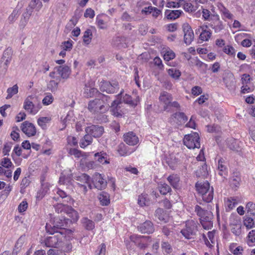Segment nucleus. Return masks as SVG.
<instances>
[{
    "mask_svg": "<svg viewBox=\"0 0 255 255\" xmlns=\"http://www.w3.org/2000/svg\"><path fill=\"white\" fill-rule=\"evenodd\" d=\"M72 224V220L64 217H57L47 223L45 229L47 233L53 235L55 233L64 232L65 235L72 233L71 230L66 229Z\"/></svg>",
    "mask_w": 255,
    "mask_h": 255,
    "instance_id": "1",
    "label": "nucleus"
},
{
    "mask_svg": "<svg viewBox=\"0 0 255 255\" xmlns=\"http://www.w3.org/2000/svg\"><path fill=\"white\" fill-rule=\"evenodd\" d=\"M110 101V96L105 94H100L98 98L89 102L87 108L89 111L93 114L106 113L110 108L109 103Z\"/></svg>",
    "mask_w": 255,
    "mask_h": 255,
    "instance_id": "2",
    "label": "nucleus"
},
{
    "mask_svg": "<svg viewBox=\"0 0 255 255\" xmlns=\"http://www.w3.org/2000/svg\"><path fill=\"white\" fill-rule=\"evenodd\" d=\"M194 212L199 217L200 223L204 229L209 230L213 227V215L212 213L199 205H196L194 207Z\"/></svg>",
    "mask_w": 255,
    "mask_h": 255,
    "instance_id": "3",
    "label": "nucleus"
},
{
    "mask_svg": "<svg viewBox=\"0 0 255 255\" xmlns=\"http://www.w3.org/2000/svg\"><path fill=\"white\" fill-rule=\"evenodd\" d=\"M196 188L201 196L202 200L209 203L212 201L214 197V189L212 187H210L208 182H197L196 183Z\"/></svg>",
    "mask_w": 255,
    "mask_h": 255,
    "instance_id": "4",
    "label": "nucleus"
},
{
    "mask_svg": "<svg viewBox=\"0 0 255 255\" xmlns=\"http://www.w3.org/2000/svg\"><path fill=\"white\" fill-rule=\"evenodd\" d=\"M56 234L48 237L44 240L45 245L47 247L58 248L62 246L63 241L66 236L64 232L55 233Z\"/></svg>",
    "mask_w": 255,
    "mask_h": 255,
    "instance_id": "5",
    "label": "nucleus"
},
{
    "mask_svg": "<svg viewBox=\"0 0 255 255\" xmlns=\"http://www.w3.org/2000/svg\"><path fill=\"white\" fill-rule=\"evenodd\" d=\"M200 137L196 132L186 135L183 139V143L189 149L199 148L200 147Z\"/></svg>",
    "mask_w": 255,
    "mask_h": 255,
    "instance_id": "6",
    "label": "nucleus"
},
{
    "mask_svg": "<svg viewBox=\"0 0 255 255\" xmlns=\"http://www.w3.org/2000/svg\"><path fill=\"white\" fill-rule=\"evenodd\" d=\"M42 3L40 0H32L26 9V11L24 12L22 16L25 22H27L31 16L33 9H35L36 11H38L42 7Z\"/></svg>",
    "mask_w": 255,
    "mask_h": 255,
    "instance_id": "7",
    "label": "nucleus"
},
{
    "mask_svg": "<svg viewBox=\"0 0 255 255\" xmlns=\"http://www.w3.org/2000/svg\"><path fill=\"white\" fill-rule=\"evenodd\" d=\"M197 224L193 220L189 221L186 222L185 228L182 229L181 233L185 238L191 239L192 236L195 235L197 230Z\"/></svg>",
    "mask_w": 255,
    "mask_h": 255,
    "instance_id": "8",
    "label": "nucleus"
},
{
    "mask_svg": "<svg viewBox=\"0 0 255 255\" xmlns=\"http://www.w3.org/2000/svg\"><path fill=\"white\" fill-rule=\"evenodd\" d=\"M149 236L132 235L129 237L130 241L136 245L140 249H144L147 247V241Z\"/></svg>",
    "mask_w": 255,
    "mask_h": 255,
    "instance_id": "9",
    "label": "nucleus"
},
{
    "mask_svg": "<svg viewBox=\"0 0 255 255\" xmlns=\"http://www.w3.org/2000/svg\"><path fill=\"white\" fill-rule=\"evenodd\" d=\"M36 99V97L30 96L28 97L24 101L23 108L31 114L35 115L38 111L34 103Z\"/></svg>",
    "mask_w": 255,
    "mask_h": 255,
    "instance_id": "10",
    "label": "nucleus"
},
{
    "mask_svg": "<svg viewBox=\"0 0 255 255\" xmlns=\"http://www.w3.org/2000/svg\"><path fill=\"white\" fill-rule=\"evenodd\" d=\"M92 182L94 187L98 190H103L107 185V182L104 178V176L99 173L94 174L92 179Z\"/></svg>",
    "mask_w": 255,
    "mask_h": 255,
    "instance_id": "11",
    "label": "nucleus"
},
{
    "mask_svg": "<svg viewBox=\"0 0 255 255\" xmlns=\"http://www.w3.org/2000/svg\"><path fill=\"white\" fill-rule=\"evenodd\" d=\"M182 29L184 32V41L187 45L191 44L194 38V34L191 26L188 23H185L182 25Z\"/></svg>",
    "mask_w": 255,
    "mask_h": 255,
    "instance_id": "12",
    "label": "nucleus"
},
{
    "mask_svg": "<svg viewBox=\"0 0 255 255\" xmlns=\"http://www.w3.org/2000/svg\"><path fill=\"white\" fill-rule=\"evenodd\" d=\"M85 132L90 134L93 137L97 138L101 137L103 135L104 128L103 126L92 125L85 128Z\"/></svg>",
    "mask_w": 255,
    "mask_h": 255,
    "instance_id": "13",
    "label": "nucleus"
},
{
    "mask_svg": "<svg viewBox=\"0 0 255 255\" xmlns=\"http://www.w3.org/2000/svg\"><path fill=\"white\" fill-rule=\"evenodd\" d=\"M118 84L115 82L111 84L110 82L104 81L101 83L100 89L102 92H106L109 94H113L117 92L119 89Z\"/></svg>",
    "mask_w": 255,
    "mask_h": 255,
    "instance_id": "14",
    "label": "nucleus"
},
{
    "mask_svg": "<svg viewBox=\"0 0 255 255\" xmlns=\"http://www.w3.org/2000/svg\"><path fill=\"white\" fill-rule=\"evenodd\" d=\"M21 128L22 131L28 136H34L36 132L34 125L28 121H25L22 124Z\"/></svg>",
    "mask_w": 255,
    "mask_h": 255,
    "instance_id": "15",
    "label": "nucleus"
},
{
    "mask_svg": "<svg viewBox=\"0 0 255 255\" xmlns=\"http://www.w3.org/2000/svg\"><path fill=\"white\" fill-rule=\"evenodd\" d=\"M138 231L143 234H151L154 231L153 224L150 221H146L138 226Z\"/></svg>",
    "mask_w": 255,
    "mask_h": 255,
    "instance_id": "16",
    "label": "nucleus"
},
{
    "mask_svg": "<svg viewBox=\"0 0 255 255\" xmlns=\"http://www.w3.org/2000/svg\"><path fill=\"white\" fill-rule=\"evenodd\" d=\"M223 82L226 85V88L230 91H233L236 88V81L234 75L229 73H228L224 78Z\"/></svg>",
    "mask_w": 255,
    "mask_h": 255,
    "instance_id": "17",
    "label": "nucleus"
},
{
    "mask_svg": "<svg viewBox=\"0 0 255 255\" xmlns=\"http://www.w3.org/2000/svg\"><path fill=\"white\" fill-rule=\"evenodd\" d=\"M124 140L129 145H134L139 141L138 137L132 131L128 132L124 135Z\"/></svg>",
    "mask_w": 255,
    "mask_h": 255,
    "instance_id": "18",
    "label": "nucleus"
},
{
    "mask_svg": "<svg viewBox=\"0 0 255 255\" xmlns=\"http://www.w3.org/2000/svg\"><path fill=\"white\" fill-rule=\"evenodd\" d=\"M159 100L164 104V110L168 112L169 105L172 100L171 95L167 92L164 91L160 94Z\"/></svg>",
    "mask_w": 255,
    "mask_h": 255,
    "instance_id": "19",
    "label": "nucleus"
},
{
    "mask_svg": "<svg viewBox=\"0 0 255 255\" xmlns=\"http://www.w3.org/2000/svg\"><path fill=\"white\" fill-rule=\"evenodd\" d=\"M211 19L214 20L215 22L213 24H209V26L213 29L216 33L219 32L224 29L222 22L220 20L219 16L218 14L212 15Z\"/></svg>",
    "mask_w": 255,
    "mask_h": 255,
    "instance_id": "20",
    "label": "nucleus"
},
{
    "mask_svg": "<svg viewBox=\"0 0 255 255\" xmlns=\"http://www.w3.org/2000/svg\"><path fill=\"white\" fill-rule=\"evenodd\" d=\"M122 102L121 100H115L111 104L112 111L113 115L117 117L122 116L123 113L120 110Z\"/></svg>",
    "mask_w": 255,
    "mask_h": 255,
    "instance_id": "21",
    "label": "nucleus"
},
{
    "mask_svg": "<svg viewBox=\"0 0 255 255\" xmlns=\"http://www.w3.org/2000/svg\"><path fill=\"white\" fill-rule=\"evenodd\" d=\"M171 119L178 125L184 124L188 120L187 117L183 112H177L173 114Z\"/></svg>",
    "mask_w": 255,
    "mask_h": 255,
    "instance_id": "22",
    "label": "nucleus"
},
{
    "mask_svg": "<svg viewBox=\"0 0 255 255\" xmlns=\"http://www.w3.org/2000/svg\"><path fill=\"white\" fill-rule=\"evenodd\" d=\"M54 69L57 70L62 79H67L71 74L70 67L66 65L57 66Z\"/></svg>",
    "mask_w": 255,
    "mask_h": 255,
    "instance_id": "23",
    "label": "nucleus"
},
{
    "mask_svg": "<svg viewBox=\"0 0 255 255\" xmlns=\"http://www.w3.org/2000/svg\"><path fill=\"white\" fill-rule=\"evenodd\" d=\"M182 13L183 11L181 10L167 9L165 11V16L167 19L173 20L179 17Z\"/></svg>",
    "mask_w": 255,
    "mask_h": 255,
    "instance_id": "24",
    "label": "nucleus"
},
{
    "mask_svg": "<svg viewBox=\"0 0 255 255\" xmlns=\"http://www.w3.org/2000/svg\"><path fill=\"white\" fill-rule=\"evenodd\" d=\"M155 217L157 218L159 221L164 223H167L169 220V217L166 214L163 209L158 208H157L154 213Z\"/></svg>",
    "mask_w": 255,
    "mask_h": 255,
    "instance_id": "25",
    "label": "nucleus"
},
{
    "mask_svg": "<svg viewBox=\"0 0 255 255\" xmlns=\"http://www.w3.org/2000/svg\"><path fill=\"white\" fill-rule=\"evenodd\" d=\"M241 181V175L239 172H235L233 173L232 177L230 178L231 186L233 188H236L240 185Z\"/></svg>",
    "mask_w": 255,
    "mask_h": 255,
    "instance_id": "26",
    "label": "nucleus"
},
{
    "mask_svg": "<svg viewBox=\"0 0 255 255\" xmlns=\"http://www.w3.org/2000/svg\"><path fill=\"white\" fill-rule=\"evenodd\" d=\"M100 94H103L100 93L96 88H86L85 89L84 92V96L87 98L93 97L98 98V96H100Z\"/></svg>",
    "mask_w": 255,
    "mask_h": 255,
    "instance_id": "27",
    "label": "nucleus"
},
{
    "mask_svg": "<svg viewBox=\"0 0 255 255\" xmlns=\"http://www.w3.org/2000/svg\"><path fill=\"white\" fill-rule=\"evenodd\" d=\"M95 159L98 161L99 162L102 164H108L109 163V161L108 159V155L107 154L104 152L101 151L100 152H97L95 154Z\"/></svg>",
    "mask_w": 255,
    "mask_h": 255,
    "instance_id": "28",
    "label": "nucleus"
},
{
    "mask_svg": "<svg viewBox=\"0 0 255 255\" xmlns=\"http://www.w3.org/2000/svg\"><path fill=\"white\" fill-rule=\"evenodd\" d=\"M93 142V136L89 133H87L83 136L80 141V146L84 148Z\"/></svg>",
    "mask_w": 255,
    "mask_h": 255,
    "instance_id": "29",
    "label": "nucleus"
},
{
    "mask_svg": "<svg viewBox=\"0 0 255 255\" xmlns=\"http://www.w3.org/2000/svg\"><path fill=\"white\" fill-rule=\"evenodd\" d=\"M193 62H192V63L195 65V66L197 67L198 69L200 71L201 73H206L208 68L207 64L203 63L197 58L193 59Z\"/></svg>",
    "mask_w": 255,
    "mask_h": 255,
    "instance_id": "30",
    "label": "nucleus"
},
{
    "mask_svg": "<svg viewBox=\"0 0 255 255\" xmlns=\"http://www.w3.org/2000/svg\"><path fill=\"white\" fill-rule=\"evenodd\" d=\"M218 170L219 174L221 176L227 175L228 173V168L225 164V160L221 158L218 161Z\"/></svg>",
    "mask_w": 255,
    "mask_h": 255,
    "instance_id": "31",
    "label": "nucleus"
},
{
    "mask_svg": "<svg viewBox=\"0 0 255 255\" xmlns=\"http://www.w3.org/2000/svg\"><path fill=\"white\" fill-rule=\"evenodd\" d=\"M168 181L173 188H177L179 187L180 181L179 177L176 174L170 175L167 178Z\"/></svg>",
    "mask_w": 255,
    "mask_h": 255,
    "instance_id": "32",
    "label": "nucleus"
},
{
    "mask_svg": "<svg viewBox=\"0 0 255 255\" xmlns=\"http://www.w3.org/2000/svg\"><path fill=\"white\" fill-rule=\"evenodd\" d=\"M25 242V237L21 236L17 241L13 248L12 254V255H17L20 251L22 245Z\"/></svg>",
    "mask_w": 255,
    "mask_h": 255,
    "instance_id": "33",
    "label": "nucleus"
},
{
    "mask_svg": "<svg viewBox=\"0 0 255 255\" xmlns=\"http://www.w3.org/2000/svg\"><path fill=\"white\" fill-rule=\"evenodd\" d=\"M99 200L102 206H107L109 204L110 199L109 194L105 192H101L99 195Z\"/></svg>",
    "mask_w": 255,
    "mask_h": 255,
    "instance_id": "34",
    "label": "nucleus"
},
{
    "mask_svg": "<svg viewBox=\"0 0 255 255\" xmlns=\"http://www.w3.org/2000/svg\"><path fill=\"white\" fill-rule=\"evenodd\" d=\"M217 6L224 17L229 19H232L233 15L230 12L229 10L222 3H218Z\"/></svg>",
    "mask_w": 255,
    "mask_h": 255,
    "instance_id": "35",
    "label": "nucleus"
},
{
    "mask_svg": "<svg viewBox=\"0 0 255 255\" xmlns=\"http://www.w3.org/2000/svg\"><path fill=\"white\" fill-rule=\"evenodd\" d=\"M82 223L85 229L88 231H91L95 228V223L88 218H83L82 219Z\"/></svg>",
    "mask_w": 255,
    "mask_h": 255,
    "instance_id": "36",
    "label": "nucleus"
},
{
    "mask_svg": "<svg viewBox=\"0 0 255 255\" xmlns=\"http://www.w3.org/2000/svg\"><path fill=\"white\" fill-rule=\"evenodd\" d=\"M66 213L68 215L69 217L71 218L70 220H72V223L77 222L79 218L78 213L70 206L69 208H68Z\"/></svg>",
    "mask_w": 255,
    "mask_h": 255,
    "instance_id": "37",
    "label": "nucleus"
},
{
    "mask_svg": "<svg viewBox=\"0 0 255 255\" xmlns=\"http://www.w3.org/2000/svg\"><path fill=\"white\" fill-rule=\"evenodd\" d=\"M12 50L11 48H7L3 52L1 60L6 61V62H10L12 56Z\"/></svg>",
    "mask_w": 255,
    "mask_h": 255,
    "instance_id": "38",
    "label": "nucleus"
},
{
    "mask_svg": "<svg viewBox=\"0 0 255 255\" xmlns=\"http://www.w3.org/2000/svg\"><path fill=\"white\" fill-rule=\"evenodd\" d=\"M120 100H121L122 103H124L125 104L129 105L131 107H135L137 104V101L136 100H132L131 96L126 95L123 99H121Z\"/></svg>",
    "mask_w": 255,
    "mask_h": 255,
    "instance_id": "39",
    "label": "nucleus"
},
{
    "mask_svg": "<svg viewBox=\"0 0 255 255\" xmlns=\"http://www.w3.org/2000/svg\"><path fill=\"white\" fill-rule=\"evenodd\" d=\"M247 216H252L255 218V204L249 202L246 205Z\"/></svg>",
    "mask_w": 255,
    "mask_h": 255,
    "instance_id": "40",
    "label": "nucleus"
},
{
    "mask_svg": "<svg viewBox=\"0 0 255 255\" xmlns=\"http://www.w3.org/2000/svg\"><path fill=\"white\" fill-rule=\"evenodd\" d=\"M158 187L160 193L162 195H166L168 193H170L171 191L170 187L165 183L158 184Z\"/></svg>",
    "mask_w": 255,
    "mask_h": 255,
    "instance_id": "41",
    "label": "nucleus"
},
{
    "mask_svg": "<svg viewBox=\"0 0 255 255\" xmlns=\"http://www.w3.org/2000/svg\"><path fill=\"white\" fill-rule=\"evenodd\" d=\"M93 37L92 32L91 29H87L84 33L83 36V42L86 45L90 43Z\"/></svg>",
    "mask_w": 255,
    "mask_h": 255,
    "instance_id": "42",
    "label": "nucleus"
},
{
    "mask_svg": "<svg viewBox=\"0 0 255 255\" xmlns=\"http://www.w3.org/2000/svg\"><path fill=\"white\" fill-rule=\"evenodd\" d=\"M202 165H201V166L199 170H198L196 173V176L198 177H205L208 175V171H207V167L206 163H202Z\"/></svg>",
    "mask_w": 255,
    "mask_h": 255,
    "instance_id": "43",
    "label": "nucleus"
},
{
    "mask_svg": "<svg viewBox=\"0 0 255 255\" xmlns=\"http://www.w3.org/2000/svg\"><path fill=\"white\" fill-rule=\"evenodd\" d=\"M168 75L173 79L178 80L181 76L180 71L174 68L169 69L168 70Z\"/></svg>",
    "mask_w": 255,
    "mask_h": 255,
    "instance_id": "44",
    "label": "nucleus"
},
{
    "mask_svg": "<svg viewBox=\"0 0 255 255\" xmlns=\"http://www.w3.org/2000/svg\"><path fill=\"white\" fill-rule=\"evenodd\" d=\"M70 206L66 205L64 204V203H59L57 204L56 205L54 206L55 210L58 213L64 212H67L68 210V208H69Z\"/></svg>",
    "mask_w": 255,
    "mask_h": 255,
    "instance_id": "45",
    "label": "nucleus"
},
{
    "mask_svg": "<svg viewBox=\"0 0 255 255\" xmlns=\"http://www.w3.org/2000/svg\"><path fill=\"white\" fill-rule=\"evenodd\" d=\"M18 87L17 85H14L12 87L7 89V96L6 97V99H10L14 95L18 93Z\"/></svg>",
    "mask_w": 255,
    "mask_h": 255,
    "instance_id": "46",
    "label": "nucleus"
},
{
    "mask_svg": "<svg viewBox=\"0 0 255 255\" xmlns=\"http://www.w3.org/2000/svg\"><path fill=\"white\" fill-rule=\"evenodd\" d=\"M105 113H99L97 114H94L96 116L95 117V119L98 121L100 123H105L108 121V116L105 115Z\"/></svg>",
    "mask_w": 255,
    "mask_h": 255,
    "instance_id": "47",
    "label": "nucleus"
},
{
    "mask_svg": "<svg viewBox=\"0 0 255 255\" xmlns=\"http://www.w3.org/2000/svg\"><path fill=\"white\" fill-rule=\"evenodd\" d=\"M75 178L81 184L88 183L90 180V177L86 174L83 173L79 176H76Z\"/></svg>",
    "mask_w": 255,
    "mask_h": 255,
    "instance_id": "48",
    "label": "nucleus"
},
{
    "mask_svg": "<svg viewBox=\"0 0 255 255\" xmlns=\"http://www.w3.org/2000/svg\"><path fill=\"white\" fill-rule=\"evenodd\" d=\"M211 35L212 33L210 31L203 29L202 32L200 34L199 39L202 41H206L211 37Z\"/></svg>",
    "mask_w": 255,
    "mask_h": 255,
    "instance_id": "49",
    "label": "nucleus"
},
{
    "mask_svg": "<svg viewBox=\"0 0 255 255\" xmlns=\"http://www.w3.org/2000/svg\"><path fill=\"white\" fill-rule=\"evenodd\" d=\"M254 217H247L244 221V225L247 229H250L254 227L255 223L254 221Z\"/></svg>",
    "mask_w": 255,
    "mask_h": 255,
    "instance_id": "50",
    "label": "nucleus"
},
{
    "mask_svg": "<svg viewBox=\"0 0 255 255\" xmlns=\"http://www.w3.org/2000/svg\"><path fill=\"white\" fill-rule=\"evenodd\" d=\"M10 62H6V61L0 60V73L4 74L7 70L8 65Z\"/></svg>",
    "mask_w": 255,
    "mask_h": 255,
    "instance_id": "51",
    "label": "nucleus"
},
{
    "mask_svg": "<svg viewBox=\"0 0 255 255\" xmlns=\"http://www.w3.org/2000/svg\"><path fill=\"white\" fill-rule=\"evenodd\" d=\"M223 51L231 56L235 57L236 55L235 50L234 48L230 45H227L223 48Z\"/></svg>",
    "mask_w": 255,
    "mask_h": 255,
    "instance_id": "52",
    "label": "nucleus"
},
{
    "mask_svg": "<svg viewBox=\"0 0 255 255\" xmlns=\"http://www.w3.org/2000/svg\"><path fill=\"white\" fill-rule=\"evenodd\" d=\"M175 57V54L171 50L166 51L163 56L164 59L167 61L173 59Z\"/></svg>",
    "mask_w": 255,
    "mask_h": 255,
    "instance_id": "53",
    "label": "nucleus"
},
{
    "mask_svg": "<svg viewBox=\"0 0 255 255\" xmlns=\"http://www.w3.org/2000/svg\"><path fill=\"white\" fill-rule=\"evenodd\" d=\"M146 194H141L138 197V203L140 206L147 205L148 201L146 199Z\"/></svg>",
    "mask_w": 255,
    "mask_h": 255,
    "instance_id": "54",
    "label": "nucleus"
},
{
    "mask_svg": "<svg viewBox=\"0 0 255 255\" xmlns=\"http://www.w3.org/2000/svg\"><path fill=\"white\" fill-rule=\"evenodd\" d=\"M161 248L163 251L167 254H170L172 252V248L170 244L167 242H162Z\"/></svg>",
    "mask_w": 255,
    "mask_h": 255,
    "instance_id": "55",
    "label": "nucleus"
},
{
    "mask_svg": "<svg viewBox=\"0 0 255 255\" xmlns=\"http://www.w3.org/2000/svg\"><path fill=\"white\" fill-rule=\"evenodd\" d=\"M0 164L2 167H4L7 169L12 165V163L11 162L10 159L6 157L2 159V160L1 161Z\"/></svg>",
    "mask_w": 255,
    "mask_h": 255,
    "instance_id": "56",
    "label": "nucleus"
},
{
    "mask_svg": "<svg viewBox=\"0 0 255 255\" xmlns=\"http://www.w3.org/2000/svg\"><path fill=\"white\" fill-rule=\"evenodd\" d=\"M72 43L73 41L72 40H68L63 42L61 45L62 49L66 51L71 50L73 47Z\"/></svg>",
    "mask_w": 255,
    "mask_h": 255,
    "instance_id": "57",
    "label": "nucleus"
},
{
    "mask_svg": "<svg viewBox=\"0 0 255 255\" xmlns=\"http://www.w3.org/2000/svg\"><path fill=\"white\" fill-rule=\"evenodd\" d=\"M12 145V143L8 142L4 144V147L2 150V152L4 155H9V152L10 151Z\"/></svg>",
    "mask_w": 255,
    "mask_h": 255,
    "instance_id": "58",
    "label": "nucleus"
},
{
    "mask_svg": "<svg viewBox=\"0 0 255 255\" xmlns=\"http://www.w3.org/2000/svg\"><path fill=\"white\" fill-rule=\"evenodd\" d=\"M234 246H231L230 251L234 254L235 255H241L242 254V252L243 251V249L241 246H238L236 247L235 249H234Z\"/></svg>",
    "mask_w": 255,
    "mask_h": 255,
    "instance_id": "59",
    "label": "nucleus"
},
{
    "mask_svg": "<svg viewBox=\"0 0 255 255\" xmlns=\"http://www.w3.org/2000/svg\"><path fill=\"white\" fill-rule=\"evenodd\" d=\"M50 119L48 117H41L37 120V123L39 126L44 128L46 127V123H48Z\"/></svg>",
    "mask_w": 255,
    "mask_h": 255,
    "instance_id": "60",
    "label": "nucleus"
},
{
    "mask_svg": "<svg viewBox=\"0 0 255 255\" xmlns=\"http://www.w3.org/2000/svg\"><path fill=\"white\" fill-rule=\"evenodd\" d=\"M4 175L7 178H11L12 176V171L10 169L5 170L4 167L0 166V175Z\"/></svg>",
    "mask_w": 255,
    "mask_h": 255,
    "instance_id": "61",
    "label": "nucleus"
},
{
    "mask_svg": "<svg viewBox=\"0 0 255 255\" xmlns=\"http://www.w3.org/2000/svg\"><path fill=\"white\" fill-rule=\"evenodd\" d=\"M106 247L105 244H102L96 251V255H105Z\"/></svg>",
    "mask_w": 255,
    "mask_h": 255,
    "instance_id": "62",
    "label": "nucleus"
},
{
    "mask_svg": "<svg viewBox=\"0 0 255 255\" xmlns=\"http://www.w3.org/2000/svg\"><path fill=\"white\" fill-rule=\"evenodd\" d=\"M68 153L71 155H74L77 158H79L82 156V152L76 148H70Z\"/></svg>",
    "mask_w": 255,
    "mask_h": 255,
    "instance_id": "63",
    "label": "nucleus"
},
{
    "mask_svg": "<svg viewBox=\"0 0 255 255\" xmlns=\"http://www.w3.org/2000/svg\"><path fill=\"white\" fill-rule=\"evenodd\" d=\"M183 8L185 11L188 12H192L196 10L194 6L191 3L189 2H185L184 4Z\"/></svg>",
    "mask_w": 255,
    "mask_h": 255,
    "instance_id": "64",
    "label": "nucleus"
}]
</instances>
